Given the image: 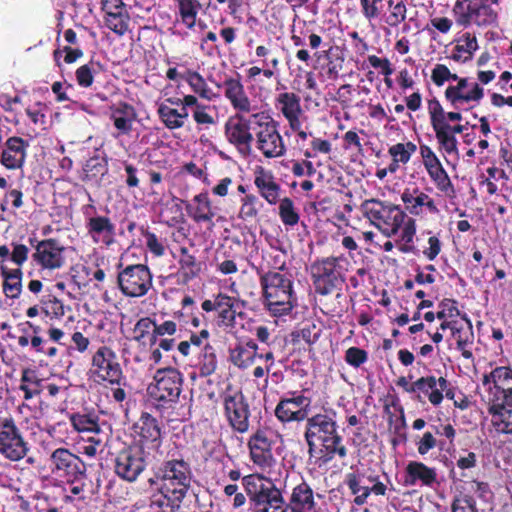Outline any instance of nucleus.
<instances>
[{
  "label": "nucleus",
  "mask_w": 512,
  "mask_h": 512,
  "mask_svg": "<svg viewBox=\"0 0 512 512\" xmlns=\"http://www.w3.org/2000/svg\"><path fill=\"white\" fill-rule=\"evenodd\" d=\"M193 473L183 458H169L157 468L148 480L152 489L149 507L154 512H179L192 484Z\"/></svg>",
  "instance_id": "1"
},
{
  "label": "nucleus",
  "mask_w": 512,
  "mask_h": 512,
  "mask_svg": "<svg viewBox=\"0 0 512 512\" xmlns=\"http://www.w3.org/2000/svg\"><path fill=\"white\" fill-rule=\"evenodd\" d=\"M360 209L370 224L385 237L391 238L399 234L396 246L401 253H419L414 241L417 231L416 220L408 216L400 205L371 198L364 200Z\"/></svg>",
  "instance_id": "2"
},
{
  "label": "nucleus",
  "mask_w": 512,
  "mask_h": 512,
  "mask_svg": "<svg viewBox=\"0 0 512 512\" xmlns=\"http://www.w3.org/2000/svg\"><path fill=\"white\" fill-rule=\"evenodd\" d=\"M484 400L495 430L512 434V368L497 366L482 377Z\"/></svg>",
  "instance_id": "3"
},
{
  "label": "nucleus",
  "mask_w": 512,
  "mask_h": 512,
  "mask_svg": "<svg viewBox=\"0 0 512 512\" xmlns=\"http://www.w3.org/2000/svg\"><path fill=\"white\" fill-rule=\"evenodd\" d=\"M330 414L317 413L307 419L304 438L308 446L309 458H316L320 464L331 462L335 456L345 458L347 448L342 443V436L337 431L334 419L335 411Z\"/></svg>",
  "instance_id": "4"
},
{
  "label": "nucleus",
  "mask_w": 512,
  "mask_h": 512,
  "mask_svg": "<svg viewBox=\"0 0 512 512\" xmlns=\"http://www.w3.org/2000/svg\"><path fill=\"white\" fill-rule=\"evenodd\" d=\"M184 375L175 367L159 368L147 387L152 406L168 422L181 420L178 405L183 390Z\"/></svg>",
  "instance_id": "5"
},
{
  "label": "nucleus",
  "mask_w": 512,
  "mask_h": 512,
  "mask_svg": "<svg viewBox=\"0 0 512 512\" xmlns=\"http://www.w3.org/2000/svg\"><path fill=\"white\" fill-rule=\"evenodd\" d=\"M256 274L259 277L264 308L274 317L290 314L297 306L291 273L265 271L263 266H259Z\"/></svg>",
  "instance_id": "6"
},
{
  "label": "nucleus",
  "mask_w": 512,
  "mask_h": 512,
  "mask_svg": "<svg viewBox=\"0 0 512 512\" xmlns=\"http://www.w3.org/2000/svg\"><path fill=\"white\" fill-rule=\"evenodd\" d=\"M499 0H457L453 7L455 21L459 26L475 24L488 27L497 24Z\"/></svg>",
  "instance_id": "7"
},
{
  "label": "nucleus",
  "mask_w": 512,
  "mask_h": 512,
  "mask_svg": "<svg viewBox=\"0 0 512 512\" xmlns=\"http://www.w3.org/2000/svg\"><path fill=\"white\" fill-rule=\"evenodd\" d=\"M343 263H347V259L341 255L317 259L311 264V278L316 293L328 295L344 283L346 269Z\"/></svg>",
  "instance_id": "8"
},
{
  "label": "nucleus",
  "mask_w": 512,
  "mask_h": 512,
  "mask_svg": "<svg viewBox=\"0 0 512 512\" xmlns=\"http://www.w3.org/2000/svg\"><path fill=\"white\" fill-rule=\"evenodd\" d=\"M254 131L256 148L266 158L281 157L286 152L284 140L278 131L279 123L266 111H258Z\"/></svg>",
  "instance_id": "9"
},
{
  "label": "nucleus",
  "mask_w": 512,
  "mask_h": 512,
  "mask_svg": "<svg viewBox=\"0 0 512 512\" xmlns=\"http://www.w3.org/2000/svg\"><path fill=\"white\" fill-rule=\"evenodd\" d=\"M258 112L252 114L235 113L224 124V136L239 154L248 156L252 151L254 131Z\"/></svg>",
  "instance_id": "10"
},
{
  "label": "nucleus",
  "mask_w": 512,
  "mask_h": 512,
  "mask_svg": "<svg viewBox=\"0 0 512 512\" xmlns=\"http://www.w3.org/2000/svg\"><path fill=\"white\" fill-rule=\"evenodd\" d=\"M117 285L123 295L132 298L145 296L153 286L152 273L144 264H130L123 267L120 262Z\"/></svg>",
  "instance_id": "11"
},
{
  "label": "nucleus",
  "mask_w": 512,
  "mask_h": 512,
  "mask_svg": "<svg viewBox=\"0 0 512 512\" xmlns=\"http://www.w3.org/2000/svg\"><path fill=\"white\" fill-rule=\"evenodd\" d=\"M89 373L95 381L111 385H121L126 380L116 352L106 345L92 355Z\"/></svg>",
  "instance_id": "12"
},
{
  "label": "nucleus",
  "mask_w": 512,
  "mask_h": 512,
  "mask_svg": "<svg viewBox=\"0 0 512 512\" xmlns=\"http://www.w3.org/2000/svg\"><path fill=\"white\" fill-rule=\"evenodd\" d=\"M28 451V442L22 436L14 418L11 415L0 416V454L10 461H19Z\"/></svg>",
  "instance_id": "13"
},
{
  "label": "nucleus",
  "mask_w": 512,
  "mask_h": 512,
  "mask_svg": "<svg viewBox=\"0 0 512 512\" xmlns=\"http://www.w3.org/2000/svg\"><path fill=\"white\" fill-rule=\"evenodd\" d=\"M312 400L303 394V391H288L278 401L274 414L283 424L309 419Z\"/></svg>",
  "instance_id": "14"
},
{
  "label": "nucleus",
  "mask_w": 512,
  "mask_h": 512,
  "mask_svg": "<svg viewBox=\"0 0 512 512\" xmlns=\"http://www.w3.org/2000/svg\"><path fill=\"white\" fill-rule=\"evenodd\" d=\"M225 419L233 432L245 434L250 429L251 410L241 391L226 393L222 397Z\"/></svg>",
  "instance_id": "15"
},
{
  "label": "nucleus",
  "mask_w": 512,
  "mask_h": 512,
  "mask_svg": "<svg viewBox=\"0 0 512 512\" xmlns=\"http://www.w3.org/2000/svg\"><path fill=\"white\" fill-rule=\"evenodd\" d=\"M49 463L52 474L68 483H74L86 475L85 463L67 448L55 449L50 455Z\"/></svg>",
  "instance_id": "16"
},
{
  "label": "nucleus",
  "mask_w": 512,
  "mask_h": 512,
  "mask_svg": "<svg viewBox=\"0 0 512 512\" xmlns=\"http://www.w3.org/2000/svg\"><path fill=\"white\" fill-rule=\"evenodd\" d=\"M28 242L34 248L32 260L42 270L54 271L65 265V247L57 239L38 240L36 237H30Z\"/></svg>",
  "instance_id": "17"
},
{
  "label": "nucleus",
  "mask_w": 512,
  "mask_h": 512,
  "mask_svg": "<svg viewBox=\"0 0 512 512\" xmlns=\"http://www.w3.org/2000/svg\"><path fill=\"white\" fill-rule=\"evenodd\" d=\"M243 487L254 504V511L258 507L268 504L283 503V496L272 482L258 474H250L242 478Z\"/></svg>",
  "instance_id": "18"
},
{
  "label": "nucleus",
  "mask_w": 512,
  "mask_h": 512,
  "mask_svg": "<svg viewBox=\"0 0 512 512\" xmlns=\"http://www.w3.org/2000/svg\"><path fill=\"white\" fill-rule=\"evenodd\" d=\"M144 450L137 446H128L118 452L115 459V473L127 482H135L146 469Z\"/></svg>",
  "instance_id": "19"
},
{
  "label": "nucleus",
  "mask_w": 512,
  "mask_h": 512,
  "mask_svg": "<svg viewBox=\"0 0 512 512\" xmlns=\"http://www.w3.org/2000/svg\"><path fill=\"white\" fill-rule=\"evenodd\" d=\"M456 85H449L444 91L445 100L454 109L471 102L479 103L484 97V88L477 82L469 83L467 77H459Z\"/></svg>",
  "instance_id": "20"
},
{
  "label": "nucleus",
  "mask_w": 512,
  "mask_h": 512,
  "mask_svg": "<svg viewBox=\"0 0 512 512\" xmlns=\"http://www.w3.org/2000/svg\"><path fill=\"white\" fill-rule=\"evenodd\" d=\"M137 447L142 450L157 449L162 444V427L159 421L148 412H142L138 421L133 425Z\"/></svg>",
  "instance_id": "21"
},
{
  "label": "nucleus",
  "mask_w": 512,
  "mask_h": 512,
  "mask_svg": "<svg viewBox=\"0 0 512 512\" xmlns=\"http://www.w3.org/2000/svg\"><path fill=\"white\" fill-rule=\"evenodd\" d=\"M361 474L358 472H350L345 476V484L347 485L350 493L354 495L353 503L356 506H363L367 503L368 497L373 494L375 496H385L387 493V486L379 480L376 474L367 476V480L372 486L361 485Z\"/></svg>",
  "instance_id": "22"
},
{
  "label": "nucleus",
  "mask_w": 512,
  "mask_h": 512,
  "mask_svg": "<svg viewBox=\"0 0 512 512\" xmlns=\"http://www.w3.org/2000/svg\"><path fill=\"white\" fill-rule=\"evenodd\" d=\"M247 446L254 464L269 467L273 461L272 432L268 428H258L249 438Z\"/></svg>",
  "instance_id": "23"
},
{
  "label": "nucleus",
  "mask_w": 512,
  "mask_h": 512,
  "mask_svg": "<svg viewBox=\"0 0 512 512\" xmlns=\"http://www.w3.org/2000/svg\"><path fill=\"white\" fill-rule=\"evenodd\" d=\"M223 89L224 96L235 110V113L252 114L258 112L257 106L253 105L248 97L239 74H237V78H225Z\"/></svg>",
  "instance_id": "24"
},
{
  "label": "nucleus",
  "mask_w": 512,
  "mask_h": 512,
  "mask_svg": "<svg viewBox=\"0 0 512 512\" xmlns=\"http://www.w3.org/2000/svg\"><path fill=\"white\" fill-rule=\"evenodd\" d=\"M101 6L106 26L115 34L124 35L128 31L130 16L123 0H101Z\"/></svg>",
  "instance_id": "25"
},
{
  "label": "nucleus",
  "mask_w": 512,
  "mask_h": 512,
  "mask_svg": "<svg viewBox=\"0 0 512 512\" xmlns=\"http://www.w3.org/2000/svg\"><path fill=\"white\" fill-rule=\"evenodd\" d=\"M401 200L405 205V212L412 216H421L425 210L430 214L439 212L434 199L419 188H406L401 194Z\"/></svg>",
  "instance_id": "26"
},
{
  "label": "nucleus",
  "mask_w": 512,
  "mask_h": 512,
  "mask_svg": "<svg viewBox=\"0 0 512 512\" xmlns=\"http://www.w3.org/2000/svg\"><path fill=\"white\" fill-rule=\"evenodd\" d=\"M109 119L117 130L116 136H128L133 131V124L138 118L136 108L126 101H119L109 108Z\"/></svg>",
  "instance_id": "27"
},
{
  "label": "nucleus",
  "mask_w": 512,
  "mask_h": 512,
  "mask_svg": "<svg viewBox=\"0 0 512 512\" xmlns=\"http://www.w3.org/2000/svg\"><path fill=\"white\" fill-rule=\"evenodd\" d=\"M286 507L290 512H321V508L315 501L313 489L305 481L293 488Z\"/></svg>",
  "instance_id": "28"
},
{
  "label": "nucleus",
  "mask_w": 512,
  "mask_h": 512,
  "mask_svg": "<svg viewBox=\"0 0 512 512\" xmlns=\"http://www.w3.org/2000/svg\"><path fill=\"white\" fill-rule=\"evenodd\" d=\"M254 185L260 196L269 204L274 205L279 201L281 188L270 170L262 166L256 167L254 172Z\"/></svg>",
  "instance_id": "29"
},
{
  "label": "nucleus",
  "mask_w": 512,
  "mask_h": 512,
  "mask_svg": "<svg viewBox=\"0 0 512 512\" xmlns=\"http://www.w3.org/2000/svg\"><path fill=\"white\" fill-rule=\"evenodd\" d=\"M258 350L259 346L253 339L240 340L229 349V360L234 366L247 369L254 364Z\"/></svg>",
  "instance_id": "30"
},
{
  "label": "nucleus",
  "mask_w": 512,
  "mask_h": 512,
  "mask_svg": "<svg viewBox=\"0 0 512 512\" xmlns=\"http://www.w3.org/2000/svg\"><path fill=\"white\" fill-rule=\"evenodd\" d=\"M27 146L28 143L21 137L8 138L2 151L1 163L10 170L21 168L25 162Z\"/></svg>",
  "instance_id": "31"
},
{
  "label": "nucleus",
  "mask_w": 512,
  "mask_h": 512,
  "mask_svg": "<svg viewBox=\"0 0 512 512\" xmlns=\"http://www.w3.org/2000/svg\"><path fill=\"white\" fill-rule=\"evenodd\" d=\"M418 482L423 486L432 487L437 483V471L423 462L410 461L405 468V485H416Z\"/></svg>",
  "instance_id": "32"
},
{
  "label": "nucleus",
  "mask_w": 512,
  "mask_h": 512,
  "mask_svg": "<svg viewBox=\"0 0 512 512\" xmlns=\"http://www.w3.org/2000/svg\"><path fill=\"white\" fill-rule=\"evenodd\" d=\"M85 227L87 234L94 242H98L102 239L103 243L110 245L114 240L115 225L107 216L96 215L89 217L86 219Z\"/></svg>",
  "instance_id": "33"
},
{
  "label": "nucleus",
  "mask_w": 512,
  "mask_h": 512,
  "mask_svg": "<svg viewBox=\"0 0 512 512\" xmlns=\"http://www.w3.org/2000/svg\"><path fill=\"white\" fill-rule=\"evenodd\" d=\"M193 202L195 206L190 203L186 204V210L189 216L196 223H211L216 213L212 208L211 200L207 192H202L194 196Z\"/></svg>",
  "instance_id": "34"
},
{
  "label": "nucleus",
  "mask_w": 512,
  "mask_h": 512,
  "mask_svg": "<svg viewBox=\"0 0 512 512\" xmlns=\"http://www.w3.org/2000/svg\"><path fill=\"white\" fill-rule=\"evenodd\" d=\"M449 58L458 63H467L473 59L474 53L478 50V40L475 34L465 32L456 41Z\"/></svg>",
  "instance_id": "35"
},
{
  "label": "nucleus",
  "mask_w": 512,
  "mask_h": 512,
  "mask_svg": "<svg viewBox=\"0 0 512 512\" xmlns=\"http://www.w3.org/2000/svg\"><path fill=\"white\" fill-rule=\"evenodd\" d=\"M0 275L3 279L2 290L4 295L12 300L18 299L22 293L23 272L21 268L10 269L2 264Z\"/></svg>",
  "instance_id": "36"
},
{
  "label": "nucleus",
  "mask_w": 512,
  "mask_h": 512,
  "mask_svg": "<svg viewBox=\"0 0 512 512\" xmlns=\"http://www.w3.org/2000/svg\"><path fill=\"white\" fill-rule=\"evenodd\" d=\"M411 390H413V393H417L416 399L420 402L423 401L422 394L426 396L429 402L434 406L440 405L443 400V394L437 389V379L433 375L417 379L413 382Z\"/></svg>",
  "instance_id": "37"
},
{
  "label": "nucleus",
  "mask_w": 512,
  "mask_h": 512,
  "mask_svg": "<svg viewBox=\"0 0 512 512\" xmlns=\"http://www.w3.org/2000/svg\"><path fill=\"white\" fill-rule=\"evenodd\" d=\"M179 252L178 274L182 279V283L187 284L199 276L202 265L201 262L197 260L196 256L190 253V250L187 247H180Z\"/></svg>",
  "instance_id": "38"
},
{
  "label": "nucleus",
  "mask_w": 512,
  "mask_h": 512,
  "mask_svg": "<svg viewBox=\"0 0 512 512\" xmlns=\"http://www.w3.org/2000/svg\"><path fill=\"white\" fill-rule=\"evenodd\" d=\"M157 115L167 129L176 130L184 127L189 114L185 108L176 109L160 103L157 106Z\"/></svg>",
  "instance_id": "39"
},
{
  "label": "nucleus",
  "mask_w": 512,
  "mask_h": 512,
  "mask_svg": "<svg viewBox=\"0 0 512 512\" xmlns=\"http://www.w3.org/2000/svg\"><path fill=\"white\" fill-rule=\"evenodd\" d=\"M69 419L72 427L79 433H95V435L100 433L99 419L96 415L73 413ZM89 440L98 445L102 442L97 436H92Z\"/></svg>",
  "instance_id": "40"
},
{
  "label": "nucleus",
  "mask_w": 512,
  "mask_h": 512,
  "mask_svg": "<svg viewBox=\"0 0 512 512\" xmlns=\"http://www.w3.org/2000/svg\"><path fill=\"white\" fill-rule=\"evenodd\" d=\"M263 207V202L256 195L245 194L240 200L238 218L247 224L258 223L260 211Z\"/></svg>",
  "instance_id": "41"
},
{
  "label": "nucleus",
  "mask_w": 512,
  "mask_h": 512,
  "mask_svg": "<svg viewBox=\"0 0 512 512\" xmlns=\"http://www.w3.org/2000/svg\"><path fill=\"white\" fill-rule=\"evenodd\" d=\"M198 374L202 378L213 375L218 368V358L216 349L209 343L203 346L198 355L195 365Z\"/></svg>",
  "instance_id": "42"
},
{
  "label": "nucleus",
  "mask_w": 512,
  "mask_h": 512,
  "mask_svg": "<svg viewBox=\"0 0 512 512\" xmlns=\"http://www.w3.org/2000/svg\"><path fill=\"white\" fill-rule=\"evenodd\" d=\"M216 310L220 322L225 326H233L236 319L237 299L224 293L216 295Z\"/></svg>",
  "instance_id": "43"
},
{
  "label": "nucleus",
  "mask_w": 512,
  "mask_h": 512,
  "mask_svg": "<svg viewBox=\"0 0 512 512\" xmlns=\"http://www.w3.org/2000/svg\"><path fill=\"white\" fill-rule=\"evenodd\" d=\"M427 109L430 121H434L441 125L449 124V121H461L463 116L459 111L446 112L436 97L427 101Z\"/></svg>",
  "instance_id": "44"
},
{
  "label": "nucleus",
  "mask_w": 512,
  "mask_h": 512,
  "mask_svg": "<svg viewBox=\"0 0 512 512\" xmlns=\"http://www.w3.org/2000/svg\"><path fill=\"white\" fill-rule=\"evenodd\" d=\"M275 107L284 117L302 114L301 98L294 92H282L275 98Z\"/></svg>",
  "instance_id": "45"
},
{
  "label": "nucleus",
  "mask_w": 512,
  "mask_h": 512,
  "mask_svg": "<svg viewBox=\"0 0 512 512\" xmlns=\"http://www.w3.org/2000/svg\"><path fill=\"white\" fill-rule=\"evenodd\" d=\"M103 71H105V66L100 61L91 59L88 63L76 69V82L82 88H90L94 82V77Z\"/></svg>",
  "instance_id": "46"
},
{
  "label": "nucleus",
  "mask_w": 512,
  "mask_h": 512,
  "mask_svg": "<svg viewBox=\"0 0 512 512\" xmlns=\"http://www.w3.org/2000/svg\"><path fill=\"white\" fill-rule=\"evenodd\" d=\"M432 129L435 133L437 142L442 150L447 154H453L458 152V141L456 137L447 130L445 125H441L434 121H430Z\"/></svg>",
  "instance_id": "47"
},
{
  "label": "nucleus",
  "mask_w": 512,
  "mask_h": 512,
  "mask_svg": "<svg viewBox=\"0 0 512 512\" xmlns=\"http://www.w3.org/2000/svg\"><path fill=\"white\" fill-rule=\"evenodd\" d=\"M200 8L199 0H178V11L181 21L188 29L195 27Z\"/></svg>",
  "instance_id": "48"
},
{
  "label": "nucleus",
  "mask_w": 512,
  "mask_h": 512,
  "mask_svg": "<svg viewBox=\"0 0 512 512\" xmlns=\"http://www.w3.org/2000/svg\"><path fill=\"white\" fill-rule=\"evenodd\" d=\"M451 512H479L473 495L464 486L454 495Z\"/></svg>",
  "instance_id": "49"
},
{
  "label": "nucleus",
  "mask_w": 512,
  "mask_h": 512,
  "mask_svg": "<svg viewBox=\"0 0 512 512\" xmlns=\"http://www.w3.org/2000/svg\"><path fill=\"white\" fill-rule=\"evenodd\" d=\"M430 179L436 188L445 194L454 193V187L450 177L441 163L426 169Z\"/></svg>",
  "instance_id": "50"
},
{
  "label": "nucleus",
  "mask_w": 512,
  "mask_h": 512,
  "mask_svg": "<svg viewBox=\"0 0 512 512\" xmlns=\"http://www.w3.org/2000/svg\"><path fill=\"white\" fill-rule=\"evenodd\" d=\"M182 78L185 79L194 93L198 94L203 99L211 100L212 90L208 87L204 77L199 72L188 70Z\"/></svg>",
  "instance_id": "51"
},
{
  "label": "nucleus",
  "mask_w": 512,
  "mask_h": 512,
  "mask_svg": "<svg viewBox=\"0 0 512 512\" xmlns=\"http://www.w3.org/2000/svg\"><path fill=\"white\" fill-rule=\"evenodd\" d=\"M108 171L107 160L100 155H94L86 160L83 166V180H92L104 176Z\"/></svg>",
  "instance_id": "52"
},
{
  "label": "nucleus",
  "mask_w": 512,
  "mask_h": 512,
  "mask_svg": "<svg viewBox=\"0 0 512 512\" xmlns=\"http://www.w3.org/2000/svg\"><path fill=\"white\" fill-rule=\"evenodd\" d=\"M68 387L65 381L59 378L57 381L47 379L43 385V392H46L45 396L53 404L58 403L67 395Z\"/></svg>",
  "instance_id": "53"
},
{
  "label": "nucleus",
  "mask_w": 512,
  "mask_h": 512,
  "mask_svg": "<svg viewBox=\"0 0 512 512\" xmlns=\"http://www.w3.org/2000/svg\"><path fill=\"white\" fill-rule=\"evenodd\" d=\"M417 146L415 143L408 141L406 143H397L389 147L388 153L395 160L402 164H407L411 156L416 152Z\"/></svg>",
  "instance_id": "54"
},
{
  "label": "nucleus",
  "mask_w": 512,
  "mask_h": 512,
  "mask_svg": "<svg viewBox=\"0 0 512 512\" xmlns=\"http://www.w3.org/2000/svg\"><path fill=\"white\" fill-rule=\"evenodd\" d=\"M279 217L285 226L293 227L298 224L300 216L294 206V202L289 197H285L280 201Z\"/></svg>",
  "instance_id": "55"
},
{
  "label": "nucleus",
  "mask_w": 512,
  "mask_h": 512,
  "mask_svg": "<svg viewBox=\"0 0 512 512\" xmlns=\"http://www.w3.org/2000/svg\"><path fill=\"white\" fill-rule=\"evenodd\" d=\"M161 217L165 224L174 227L184 221V215L180 203H167L161 212Z\"/></svg>",
  "instance_id": "56"
},
{
  "label": "nucleus",
  "mask_w": 512,
  "mask_h": 512,
  "mask_svg": "<svg viewBox=\"0 0 512 512\" xmlns=\"http://www.w3.org/2000/svg\"><path fill=\"white\" fill-rule=\"evenodd\" d=\"M264 260L266 262L265 265H261L265 268V271H281V272H289L286 267V254L284 251H274L268 253Z\"/></svg>",
  "instance_id": "57"
},
{
  "label": "nucleus",
  "mask_w": 512,
  "mask_h": 512,
  "mask_svg": "<svg viewBox=\"0 0 512 512\" xmlns=\"http://www.w3.org/2000/svg\"><path fill=\"white\" fill-rule=\"evenodd\" d=\"M388 7L391 10L390 14L387 18V23L390 26L396 27L405 21L407 8H406L405 3L402 0H400L396 3L394 2V0H389Z\"/></svg>",
  "instance_id": "58"
},
{
  "label": "nucleus",
  "mask_w": 512,
  "mask_h": 512,
  "mask_svg": "<svg viewBox=\"0 0 512 512\" xmlns=\"http://www.w3.org/2000/svg\"><path fill=\"white\" fill-rule=\"evenodd\" d=\"M434 434L431 431H426L420 440L416 442L417 451L420 455H426L435 447L443 448L445 446V443L442 440H437Z\"/></svg>",
  "instance_id": "59"
},
{
  "label": "nucleus",
  "mask_w": 512,
  "mask_h": 512,
  "mask_svg": "<svg viewBox=\"0 0 512 512\" xmlns=\"http://www.w3.org/2000/svg\"><path fill=\"white\" fill-rule=\"evenodd\" d=\"M42 312L51 319H59L65 314L64 304L55 296H50L46 301H43Z\"/></svg>",
  "instance_id": "60"
},
{
  "label": "nucleus",
  "mask_w": 512,
  "mask_h": 512,
  "mask_svg": "<svg viewBox=\"0 0 512 512\" xmlns=\"http://www.w3.org/2000/svg\"><path fill=\"white\" fill-rule=\"evenodd\" d=\"M459 76L451 73L449 68L444 64H436L431 72V80L437 87H441L448 80L456 81Z\"/></svg>",
  "instance_id": "61"
},
{
  "label": "nucleus",
  "mask_w": 512,
  "mask_h": 512,
  "mask_svg": "<svg viewBox=\"0 0 512 512\" xmlns=\"http://www.w3.org/2000/svg\"><path fill=\"white\" fill-rule=\"evenodd\" d=\"M344 359L348 365L354 368H359L367 362L368 353L362 348L352 346L345 351Z\"/></svg>",
  "instance_id": "62"
},
{
  "label": "nucleus",
  "mask_w": 512,
  "mask_h": 512,
  "mask_svg": "<svg viewBox=\"0 0 512 512\" xmlns=\"http://www.w3.org/2000/svg\"><path fill=\"white\" fill-rule=\"evenodd\" d=\"M142 235L145 237L146 240V246L148 250L155 256V257H162L165 254V246L163 243L158 239L157 235L148 229H144V227L141 228Z\"/></svg>",
  "instance_id": "63"
},
{
  "label": "nucleus",
  "mask_w": 512,
  "mask_h": 512,
  "mask_svg": "<svg viewBox=\"0 0 512 512\" xmlns=\"http://www.w3.org/2000/svg\"><path fill=\"white\" fill-rule=\"evenodd\" d=\"M154 329V319L150 317H142L140 318L135 326H134V332H135V340L140 342L142 341L146 336H148L151 331Z\"/></svg>",
  "instance_id": "64"
}]
</instances>
